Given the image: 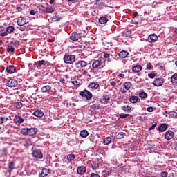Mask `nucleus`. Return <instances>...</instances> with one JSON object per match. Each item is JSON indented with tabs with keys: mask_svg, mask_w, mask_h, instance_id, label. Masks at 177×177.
<instances>
[{
	"mask_svg": "<svg viewBox=\"0 0 177 177\" xmlns=\"http://www.w3.org/2000/svg\"><path fill=\"white\" fill-rule=\"evenodd\" d=\"M50 89H52V86H50V85H46L41 88V91L43 93H46L50 91Z\"/></svg>",
	"mask_w": 177,
	"mask_h": 177,
	"instance_id": "a878e982",
	"label": "nucleus"
},
{
	"mask_svg": "<svg viewBox=\"0 0 177 177\" xmlns=\"http://www.w3.org/2000/svg\"><path fill=\"white\" fill-rule=\"evenodd\" d=\"M8 168L10 171H13L15 169V162L11 161L8 165Z\"/></svg>",
	"mask_w": 177,
	"mask_h": 177,
	"instance_id": "ea45409f",
	"label": "nucleus"
},
{
	"mask_svg": "<svg viewBox=\"0 0 177 177\" xmlns=\"http://www.w3.org/2000/svg\"><path fill=\"white\" fill-rule=\"evenodd\" d=\"M66 158L68 160V161H74V160H75V156L73 153L68 154Z\"/></svg>",
	"mask_w": 177,
	"mask_h": 177,
	"instance_id": "c9c22d12",
	"label": "nucleus"
},
{
	"mask_svg": "<svg viewBox=\"0 0 177 177\" xmlns=\"http://www.w3.org/2000/svg\"><path fill=\"white\" fill-rule=\"evenodd\" d=\"M129 114H125V113H121L120 115V118H127V117H129Z\"/></svg>",
	"mask_w": 177,
	"mask_h": 177,
	"instance_id": "13d9d810",
	"label": "nucleus"
},
{
	"mask_svg": "<svg viewBox=\"0 0 177 177\" xmlns=\"http://www.w3.org/2000/svg\"><path fill=\"white\" fill-rule=\"evenodd\" d=\"M109 21V19H107V17H101L99 19V23H100V24H106V23H107Z\"/></svg>",
	"mask_w": 177,
	"mask_h": 177,
	"instance_id": "393cba45",
	"label": "nucleus"
},
{
	"mask_svg": "<svg viewBox=\"0 0 177 177\" xmlns=\"http://www.w3.org/2000/svg\"><path fill=\"white\" fill-rule=\"evenodd\" d=\"M121 110H123V111H127V113L131 112V110H132V106L129 105H124L121 107Z\"/></svg>",
	"mask_w": 177,
	"mask_h": 177,
	"instance_id": "b1692460",
	"label": "nucleus"
},
{
	"mask_svg": "<svg viewBox=\"0 0 177 177\" xmlns=\"http://www.w3.org/2000/svg\"><path fill=\"white\" fill-rule=\"evenodd\" d=\"M138 97L137 96H131L129 99V102L131 103L135 104V103H138Z\"/></svg>",
	"mask_w": 177,
	"mask_h": 177,
	"instance_id": "7c9ffc66",
	"label": "nucleus"
},
{
	"mask_svg": "<svg viewBox=\"0 0 177 177\" xmlns=\"http://www.w3.org/2000/svg\"><path fill=\"white\" fill-rule=\"evenodd\" d=\"M147 111L149 112V113H153V111H154V107L153 106H149L147 109Z\"/></svg>",
	"mask_w": 177,
	"mask_h": 177,
	"instance_id": "4d7b16f0",
	"label": "nucleus"
},
{
	"mask_svg": "<svg viewBox=\"0 0 177 177\" xmlns=\"http://www.w3.org/2000/svg\"><path fill=\"white\" fill-rule=\"evenodd\" d=\"M158 39V37L156 34L150 35L147 38V41L153 44V42H156Z\"/></svg>",
	"mask_w": 177,
	"mask_h": 177,
	"instance_id": "9d476101",
	"label": "nucleus"
},
{
	"mask_svg": "<svg viewBox=\"0 0 177 177\" xmlns=\"http://www.w3.org/2000/svg\"><path fill=\"white\" fill-rule=\"evenodd\" d=\"M21 77H23V75H19L17 77H14L12 79H10L6 82L7 86H9V88H16V86L19 85V82H20L19 79L21 78Z\"/></svg>",
	"mask_w": 177,
	"mask_h": 177,
	"instance_id": "f257e3e1",
	"label": "nucleus"
},
{
	"mask_svg": "<svg viewBox=\"0 0 177 177\" xmlns=\"http://www.w3.org/2000/svg\"><path fill=\"white\" fill-rule=\"evenodd\" d=\"M110 99H111V95L105 94L102 96V98L101 100V103H102V104H107Z\"/></svg>",
	"mask_w": 177,
	"mask_h": 177,
	"instance_id": "1a4fd4ad",
	"label": "nucleus"
},
{
	"mask_svg": "<svg viewBox=\"0 0 177 177\" xmlns=\"http://www.w3.org/2000/svg\"><path fill=\"white\" fill-rule=\"evenodd\" d=\"M27 23H28V21H27V19L24 18L23 17H19L17 21V24L18 26H24L25 24H27Z\"/></svg>",
	"mask_w": 177,
	"mask_h": 177,
	"instance_id": "9b49d317",
	"label": "nucleus"
},
{
	"mask_svg": "<svg viewBox=\"0 0 177 177\" xmlns=\"http://www.w3.org/2000/svg\"><path fill=\"white\" fill-rule=\"evenodd\" d=\"M34 115H35V117H44V112H42V111L39 110V109H37L34 113H33Z\"/></svg>",
	"mask_w": 177,
	"mask_h": 177,
	"instance_id": "412c9836",
	"label": "nucleus"
},
{
	"mask_svg": "<svg viewBox=\"0 0 177 177\" xmlns=\"http://www.w3.org/2000/svg\"><path fill=\"white\" fill-rule=\"evenodd\" d=\"M156 127H157V123H155L153 124H152L150 128L149 129V131H152V129H154V128H156Z\"/></svg>",
	"mask_w": 177,
	"mask_h": 177,
	"instance_id": "e2e57ef3",
	"label": "nucleus"
},
{
	"mask_svg": "<svg viewBox=\"0 0 177 177\" xmlns=\"http://www.w3.org/2000/svg\"><path fill=\"white\" fill-rule=\"evenodd\" d=\"M1 156L3 157H5V156H8V149L4 148L3 150L1 151L0 152Z\"/></svg>",
	"mask_w": 177,
	"mask_h": 177,
	"instance_id": "58836bf2",
	"label": "nucleus"
},
{
	"mask_svg": "<svg viewBox=\"0 0 177 177\" xmlns=\"http://www.w3.org/2000/svg\"><path fill=\"white\" fill-rule=\"evenodd\" d=\"M24 146H26V147L32 146V141H31V139L28 138V139L25 140Z\"/></svg>",
	"mask_w": 177,
	"mask_h": 177,
	"instance_id": "72a5a7b5",
	"label": "nucleus"
},
{
	"mask_svg": "<svg viewBox=\"0 0 177 177\" xmlns=\"http://www.w3.org/2000/svg\"><path fill=\"white\" fill-rule=\"evenodd\" d=\"M131 34H132V32L131 30L124 31L122 33V37H124V38H127L128 37H131Z\"/></svg>",
	"mask_w": 177,
	"mask_h": 177,
	"instance_id": "c85d7f7f",
	"label": "nucleus"
},
{
	"mask_svg": "<svg viewBox=\"0 0 177 177\" xmlns=\"http://www.w3.org/2000/svg\"><path fill=\"white\" fill-rule=\"evenodd\" d=\"M49 174V169H43L41 172L39 174L40 177H45Z\"/></svg>",
	"mask_w": 177,
	"mask_h": 177,
	"instance_id": "5701e85b",
	"label": "nucleus"
},
{
	"mask_svg": "<svg viewBox=\"0 0 177 177\" xmlns=\"http://www.w3.org/2000/svg\"><path fill=\"white\" fill-rule=\"evenodd\" d=\"M85 172H86V167L85 166L77 167V174H78L79 175H84Z\"/></svg>",
	"mask_w": 177,
	"mask_h": 177,
	"instance_id": "f8f14e48",
	"label": "nucleus"
},
{
	"mask_svg": "<svg viewBox=\"0 0 177 177\" xmlns=\"http://www.w3.org/2000/svg\"><path fill=\"white\" fill-rule=\"evenodd\" d=\"M146 68L147 70H153V68H154V67L153 66V64H151V63H148L146 65Z\"/></svg>",
	"mask_w": 177,
	"mask_h": 177,
	"instance_id": "a18cd8bd",
	"label": "nucleus"
},
{
	"mask_svg": "<svg viewBox=\"0 0 177 177\" xmlns=\"http://www.w3.org/2000/svg\"><path fill=\"white\" fill-rule=\"evenodd\" d=\"M13 31H15L14 26H10L7 27L6 32H8V34H12V32H13Z\"/></svg>",
	"mask_w": 177,
	"mask_h": 177,
	"instance_id": "f704fd0d",
	"label": "nucleus"
},
{
	"mask_svg": "<svg viewBox=\"0 0 177 177\" xmlns=\"http://www.w3.org/2000/svg\"><path fill=\"white\" fill-rule=\"evenodd\" d=\"M46 62V61H45V60L38 61L36 62V66H37V67H42V66H44Z\"/></svg>",
	"mask_w": 177,
	"mask_h": 177,
	"instance_id": "e433bc0d",
	"label": "nucleus"
},
{
	"mask_svg": "<svg viewBox=\"0 0 177 177\" xmlns=\"http://www.w3.org/2000/svg\"><path fill=\"white\" fill-rule=\"evenodd\" d=\"M37 13H38V11H36V10H32L30 12V15H37Z\"/></svg>",
	"mask_w": 177,
	"mask_h": 177,
	"instance_id": "69168bd1",
	"label": "nucleus"
},
{
	"mask_svg": "<svg viewBox=\"0 0 177 177\" xmlns=\"http://www.w3.org/2000/svg\"><path fill=\"white\" fill-rule=\"evenodd\" d=\"M101 64H103V61L102 59L100 60H95L92 64L93 68H98L99 66Z\"/></svg>",
	"mask_w": 177,
	"mask_h": 177,
	"instance_id": "2eb2a0df",
	"label": "nucleus"
},
{
	"mask_svg": "<svg viewBox=\"0 0 177 177\" xmlns=\"http://www.w3.org/2000/svg\"><path fill=\"white\" fill-rule=\"evenodd\" d=\"M88 135H89V133H88L86 130H83L80 132V136H82V138H86Z\"/></svg>",
	"mask_w": 177,
	"mask_h": 177,
	"instance_id": "473e14b6",
	"label": "nucleus"
},
{
	"mask_svg": "<svg viewBox=\"0 0 177 177\" xmlns=\"http://www.w3.org/2000/svg\"><path fill=\"white\" fill-rule=\"evenodd\" d=\"M168 129V125L165 123H162L160 125L158 131L159 132H165L166 130Z\"/></svg>",
	"mask_w": 177,
	"mask_h": 177,
	"instance_id": "a211bd4d",
	"label": "nucleus"
},
{
	"mask_svg": "<svg viewBox=\"0 0 177 177\" xmlns=\"http://www.w3.org/2000/svg\"><path fill=\"white\" fill-rule=\"evenodd\" d=\"M88 88H90L91 89H99V84L91 82L88 84Z\"/></svg>",
	"mask_w": 177,
	"mask_h": 177,
	"instance_id": "aec40b11",
	"label": "nucleus"
},
{
	"mask_svg": "<svg viewBox=\"0 0 177 177\" xmlns=\"http://www.w3.org/2000/svg\"><path fill=\"white\" fill-rule=\"evenodd\" d=\"M124 136H125V133L124 132H120L116 136V138L117 139H122Z\"/></svg>",
	"mask_w": 177,
	"mask_h": 177,
	"instance_id": "37998d69",
	"label": "nucleus"
},
{
	"mask_svg": "<svg viewBox=\"0 0 177 177\" xmlns=\"http://www.w3.org/2000/svg\"><path fill=\"white\" fill-rule=\"evenodd\" d=\"M0 35L1 37H6L8 35V32H1Z\"/></svg>",
	"mask_w": 177,
	"mask_h": 177,
	"instance_id": "338daca9",
	"label": "nucleus"
},
{
	"mask_svg": "<svg viewBox=\"0 0 177 177\" xmlns=\"http://www.w3.org/2000/svg\"><path fill=\"white\" fill-rule=\"evenodd\" d=\"M133 16H134V21H135V23H138V21H136V19H138V17H139V14H138V13H134V14H133Z\"/></svg>",
	"mask_w": 177,
	"mask_h": 177,
	"instance_id": "680f3d73",
	"label": "nucleus"
},
{
	"mask_svg": "<svg viewBox=\"0 0 177 177\" xmlns=\"http://www.w3.org/2000/svg\"><path fill=\"white\" fill-rule=\"evenodd\" d=\"M128 55H129V53L122 50L119 53L118 56L120 57V59H125L126 57H128Z\"/></svg>",
	"mask_w": 177,
	"mask_h": 177,
	"instance_id": "f3484780",
	"label": "nucleus"
},
{
	"mask_svg": "<svg viewBox=\"0 0 177 177\" xmlns=\"http://www.w3.org/2000/svg\"><path fill=\"white\" fill-rule=\"evenodd\" d=\"M14 122L15 124H23V122H24V119L20 115H15Z\"/></svg>",
	"mask_w": 177,
	"mask_h": 177,
	"instance_id": "4468645a",
	"label": "nucleus"
},
{
	"mask_svg": "<svg viewBox=\"0 0 177 177\" xmlns=\"http://www.w3.org/2000/svg\"><path fill=\"white\" fill-rule=\"evenodd\" d=\"M171 82H172V84H177V74L176 73H175L174 75H173L171 76Z\"/></svg>",
	"mask_w": 177,
	"mask_h": 177,
	"instance_id": "2f4dec72",
	"label": "nucleus"
},
{
	"mask_svg": "<svg viewBox=\"0 0 177 177\" xmlns=\"http://www.w3.org/2000/svg\"><path fill=\"white\" fill-rule=\"evenodd\" d=\"M168 114H169V111H165L163 112V115H165V117H168Z\"/></svg>",
	"mask_w": 177,
	"mask_h": 177,
	"instance_id": "774afa93",
	"label": "nucleus"
},
{
	"mask_svg": "<svg viewBox=\"0 0 177 177\" xmlns=\"http://www.w3.org/2000/svg\"><path fill=\"white\" fill-rule=\"evenodd\" d=\"M92 168L94 169V171H96L97 168H99V164L93 163V165H92Z\"/></svg>",
	"mask_w": 177,
	"mask_h": 177,
	"instance_id": "603ef678",
	"label": "nucleus"
},
{
	"mask_svg": "<svg viewBox=\"0 0 177 177\" xmlns=\"http://www.w3.org/2000/svg\"><path fill=\"white\" fill-rule=\"evenodd\" d=\"M11 174H12V170H7L5 172L6 176H8V177L10 176Z\"/></svg>",
	"mask_w": 177,
	"mask_h": 177,
	"instance_id": "052dcab7",
	"label": "nucleus"
},
{
	"mask_svg": "<svg viewBox=\"0 0 177 177\" xmlns=\"http://www.w3.org/2000/svg\"><path fill=\"white\" fill-rule=\"evenodd\" d=\"M132 71L133 73H140L142 71V66L140 65H136L132 68Z\"/></svg>",
	"mask_w": 177,
	"mask_h": 177,
	"instance_id": "6ab92c4d",
	"label": "nucleus"
},
{
	"mask_svg": "<svg viewBox=\"0 0 177 177\" xmlns=\"http://www.w3.org/2000/svg\"><path fill=\"white\" fill-rule=\"evenodd\" d=\"M80 96H81V97H82L83 99H85L87 101L91 100V99H92V97H93V95L92 94V93H91V91L84 89L82 91H80L79 93Z\"/></svg>",
	"mask_w": 177,
	"mask_h": 177,
	"instance_id": "7ed1b4c3",
	"label": "nucleus"
},
{
	"mask_svg": "<svg viewBox=\"0 0 177 177\" xmlns=\"http://www.w3.org/2000/svg\"><path fill=\"white\" fill-rule=\"evenodd\" d=\"M55 12V8L53 7H47L44 10V13H53Z\"/></svg>",
	"mask_w": 177,
	"mask_h": 177,
	"instance_id": "bb28decb",
	"label": "nucleus"
},
{
	"mask_svg": "<svg viewBox=\"0 0 177 177\" xmlns=\"http://www.w3.org/2000/svg\"><path fill=\"white\" fill-rule=\"evenodd\" d=\"M103 143L104 145H110V143H111V138L110 137L105 138L103 140Z\"/></svg>",
	"mask_w": 177,
	"mask_h": 177,
	"instance_id": "c756f323",
	"label": "nucleus"
},
{
	"mask_svg": "<svg viewBox=\"0 0 177 177\" xmlns=\"http://www.w3.org/2000/svg\"><path fill=\"white\" fill-rule=\"evenodd\" d=\"M131 86H132V83H131V82H124V89H126V91H129Z\"/></svg>",
	"mask_w": 177,
	"mask_h": 177,
	"instance_id": "cd10ccee",
	"label": "nucleus"
},
{
	"mask_svg": "<svg viewBox=\"0 0 177 177\" xmlns=\"http://www.w3.org/2000/svg\"><path fill=\"white\" fill-rule=\"evenodd\" d=\"M80 37H81V35H80V33L73 32L70 35V39L71 41H73V42H77V41H78L80 39Z\"/></svg>",
	"mask_w": 177,
	"mask_h": 177,
	"instance_id": "0eeeda50",
	"label": "nucleus"
},
{
	"mask_svg": "<svg viewBox=\"0 0 177 177\" xmlns=\"http://www.w3.org/2000/svg\"><path fill=\"white\" fill-rule=\"evenodd\" d=\"M164 78L162 77H159L156 78L153 82V84L155 86H162L164 84Z\"/></svg>",
	"mask_w": 177,
	"mask_h": 177,
	"instance_id": "423d86ee",
	"label": "nucleus"
},
{
	"mask_svg": "<svg viewBox=\"0 0 177 177\" xmlns=\"http://www.w3.org/2000/svg\"><path fill=\"white\" fill-rule=\"evenodd\" d=\"M22 135H28V128H24L21 130Z\"/></svg>",
	"mask_w": 177,
	"mask_h": 177,
	"instance_id": "79ce46f5",
	"label": "nucleus"
},
{
	"mask_svg": "<svg viewBox=\"0 0 177 177\" xmlns=\"http://www.w3.org/2000/svg\"><path fill=\"white\" fill-rule=\"evenodd\" d=\"M75 66L76 68H79L80 70H81V68H85V67L88 66V62L84 60H79L75 64Z\"/></svg>",
	"mask_w": 177,
	"mask_h": 177,
	"instance_id": "39448f33",
	"label": "nucleus"
},
{
	"mask_svg": "<svg viewBox=\"0 0 177 177\" xmlns=\"http://www.w3.org/2000/svg\"><path fill=\"white\" fill-rule=\"evenodd\" d=\"M91 177H100L99 174H95V173H91Z\"/></svg>",
	"mask_w": 177,
	"mask_h": 177,
	"instance_id": "0e129e2a",
	"label": "nucleus"
},
{
	"mask_svg": "<svg viewBox=\"0 0 177 177\" xmlns=\"http://www.w3.org/2000/svg\"><path fill=\"white\" fill-rule=\"evenodd\" d=\"M161 177H167L168 176V171H162L160 173Z\"/></svg>",
	"mask_w": 177,
	"mask_h": 177,
	"instance_id": "5fc2aeb1",
	"label": "nucleus"
},
{
	"mask_svg": "<svg viewBox=\"0 0 177 177\" xmlns=\"http://www.w3.org/2000/svg\"><path fill=\"white\" fill-rule=\"evenodd\" d=\"M7 52H11V53H13V52H15V48L12 46H8L7 47Z\"/></svg>",
	"mask_w": 177,
	"mask_h": 177,
	"instance_id": "c03bdc74",
	"label": "nucleus"
},
{
	"mask_svg": "<svg viewBox=\"0 0 177 177\" xmlns=\"http://www.w3.org/2000/svg\"><path fill=\"white\" fill-rule=\"evenodd\" d=\"M6 71L8 74H13L14 73L16 72V68L13 66H8L6 68Z\"/></svg>",
	"mask_w": 177,
	"mask_h": 177,
	"instance_id": "dca6fc26",
	"label": "nucleus"
},
{
	"mask_svg": "<svg viewBox=\"0 0 177 177\" xmlns=\"http://www.w3.org/2000/svg\"><path fill=\"white\" fill-rule=\"evenodd\" d=\"M37 132H38V129L37 128H28V135H29V136H34V135H37Z\"/></svg>",
	"mask_w": 177,
	"mask_h": 177,
	"instance_id": "ddd939ff",
	"label": "nucleus"
},
{
	"mask_svg": "<svg viewBox=\"0 0 177 177\" xmlns=\"http://www.w3.org/2000/svg\"><path fill=\"white\" fill-rule=\"evenodd\" d=\"M17 109H21L23 107V103L21 102H17L16 104Z\"/></svg>",
	"mask_w": 177,
	"mask_h": 177,
	"instance_id": "bf43d9fd",
	"label": "nucleus"
},
{
	"mask_svg": "<svg viewBox=\"0 0 177 177\" xmlns=\"http://www.w3.org/2000/svg\"><path fill=\"white\" fill-rule=\"evenodd\" d=\"M82 74L84 76V77H91V75H89V73H88V71H86V70H82Z\"/></svg>",
	"mask_w": 177,
	"mask_h": 177,
	"instance_id": "de8ad7c7",
	"label": "nucleus"
},
{
	"mask_svg": "<svg viewBox=\"0 0 177 177\" xmlns=\"http://www.w3.org/2000/svg\"><path fill=\"white\" fill-rule=\"evenodd\" d=\"M63 60L65 64H74V63H75V55L65 54Z\"/></svg>",
	"mask_w": 177,
	"mask_h": 177,
	"instance_id": "f03ea898",
	"label": "nucleus"
},
{
	"mask_svg": "<svg viewBox=\"0 0 177 177\" xmlns=\"http://www.w3.org/2000/svg\"><path fill=\"white\" fill-rule=\"evenodd\" d=\"M91 109H93L94 110H99V109H100V106H99L98 104H94L91 106Z\"/></svg>",
	"mask_w": 177,
	"mask_h": 177,
	"instance_id": "3c124183",
	"label": "nucleus"
},
{
	"mask_svg": "<svg viewBox=\"0 0 177 177\" xmlns=\"http://www.w3.org/2000/svg\"><path fill=\"white\" fill-rule=\"evenodd\" d=\"M89 140H90V142H92L93 143H96V142H97L96 137H95V136H93V135H91L89 136Z\"/></svg>",
	"mask_w": 177,
	"mask_h": 177,
	"instance_id": "4c0bfd02",
	"label": "nucleus"
},
{
	"mask_svg": "<svg viewBox=\"0 0 177 177\" xmlns=\"http://www.w3.org/2000/svg\"><path fill=\"white\" fill-rule=\"evenodd\" d=\"M175 136V133L172 131H167L165 134V139L167 140H171Z\"/></svg>",
	"mask_w": 177,
	"mask_h": 177,
	"instance_id": "6e6552de",
	"label": "nucleus"
},
{
	"mask_svg": "<svg viewBox=\"0 0 177 177\" xmlns=\"http://www.w3.org/2000/svg\"><path fill=\"white\" fill-rule=\"evenodd\" d=\"M32 156L33 158H35L36 160H42L44 158V153H42V151L41 150L35 149L32 151Z\"/></svg>",
	"mask_w": 177,
	"mask_h": 177,
	"instance_id": "20e7f679",
	"label": "nucleus"
},
{
	"mask_svg": "<svg viewBox=\"0 0 177 177\" xmlns=\"http://www.w3.org/2000/svg\"><path fill=\"white\" fill-rule=\"evenodd\" d=\"M110 174H111V170H104L103 171L104 176H109V175H110Z\"/></svg>",
	"mask_w": 177,
	"mask_h": 177,
	"instance_id": "09e8293b",
	"label": "nucleus"
},
{
	"mask_svg": "<svg viewBox=\"0 0 177 177\" xmlns=\"http://www.w3.org/2000/svg\"><path fill=\"white\" fill-rule=\"evenodd\" d=\"M109 82L111 86H115V85H117V83L115 82V81H113V79H110Z\"/></svg>",
	"mask_w": 177,
	"mask_h": 177,
	"instance_id": "864d4df0",
	"label": "nucleus"
},
{
	"mask_svg": "<svg viewBox=\"0 0 177 177\" xmlns=\"http://www.w3.org/2000/svg\"><path fill=\"white\" fill-rule=\"evenodd\" d=\"M148 77L149 78H151V80H153V78L156 77V73H151L148 74Z\"/></svg>",
	"mask_w": 177,
	"mask_h": 177,
	"instance_id": "6e6d98bb",
	"label": "nucleus"
},
{
	"mask_svg": "<svg viewBox=\"0 0 177 177\" xmlns=\"http://www.w3.org/2000/svg\"><path fill=\"white\" fill-rule=\"evenodd\" d=\"M169 114L170 117H172L173 118L175 117H177V113L175 111H170V112H169Z\"/></svg>",
	"mask_w": 177,
	"mask_h": 177,
	"instance_id": "8fccbe9b",
	"label": "nucleus"
},
{
	"mask_svg": "<svg viewBox=\"0 0 177 177\" xmlns=\"http://www.w3.org/2000/svg\"><path fill=\"white\" fill-rule=\"evenodd\" d=\"M63 19V15L56 14L55 16L53 17V21H60Z\"/></svg>",
	"mask_w": 177,
	"mask_h": 177,
	"instance_id": "4be33fe9",
	"label": "nucleus"
},
{
	"mask_svg": "<svg viewBox=\"0 0 177 177\" xmlns=\"http://www.w3.org/2000/svg\"><path fill=\"white\" fill-rule=\"evenodd\" d=\"M71 84H73L75 86H78V85H81V82L78 80H73V81H71Z\"/></svg>",
	"mask_w": 177,
	"mask_h": 177,
	"instance_id": "49530a36",
	"label": "nucleus"
},
{
	"mask_svg": "<svg viewBox=\"0 0 177 177\" xmlns=\"http://www.w3.org/2000/svg\"><path fill=\"white\" fill-rule=\"evenodd\" d=\"M139 97H141V99H146V97H147V93H145V91L140 92Z\"/></svg>",
	"mask_w": 177,
	"mask_h": 177,
	"instance_id": "a19ab883",
	"label": "nucleus"
}]
</instances>
